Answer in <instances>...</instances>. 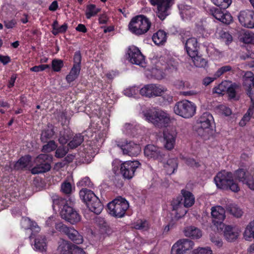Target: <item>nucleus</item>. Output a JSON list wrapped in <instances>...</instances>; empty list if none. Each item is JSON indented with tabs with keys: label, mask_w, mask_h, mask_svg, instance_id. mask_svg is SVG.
I'll list each match as a JSON object with an SVG mask.
<instances>
[{
	"label": "nucleus",
	"mask_w": 254,
	"mask_h": 254,
	"mask_svg": "<svg viewBox=\"0 0 254 254\" xmlns=\"http://www.w3.org/2000/svg\"><path fill=\"white\" fill-rule=\"evenodd\" d=\"M142 114L145 121L158 127H166L171 122L170 115L163 110L146 109Z\"/></svg>",
	"instance_id": "obj_1"
},
{
	"label": "nucleus",
	"mask_w": 254,
	"mask_h": 254,
	"mask_svg": "<svg viewBox=\"0 0 254 254\" xmlns=\"http://www.w3.org/2000/svg\"><path fill=\"white\" fill-rule=\"evenodd\" d=\"M213 116L209 113H203L196 122V132L203 139L206 140L213 134L212 125L213 123Z\"/></svg>",
	"instance_id": "obj_2"
},
{
	"label": "nucleus",
	"mask_w": 254,
	"mask_h": 254,
	"mask_svg": "<svg viewBox=\"0 0 254 254\" xmlns=\"http://www.w3.org/2000/svg\"><path fill=\"white\" fill-rule=\"evenodd\" d=\"M151 23L144 15H138L133 17L128 24V29L136 35L146 33L150 29Z\"/></svg>",
	"instance_id": "obj_3"
},
{
	"label": "nucleus",
	"mask_w": 254,
	"mask_h": 254,
	"mask_svg": "<svg viewBox=\"0 0 254 254\" xmlns=\"http://www.w3.org/2000/svg\"><path fill=\"white\" fill-rule=\"evenodd\" d=\"M140 94L143 96L147 97H155L163 96L165 94L163 97L164 99L168 102L172 101V97L169 94H168L167 88L160 84H150L144 85L140 90Z\"/></svg>",
	"instance_id": "obj_4"
},
{
	"label": "nucleus",
	"mask_w": 254,
	"mask_h": 254,
	"mask_svg": "<svg viewBox=\"0 0 254 254\" xmlns=\"http://www.w3.org/2000/svg\"><path fill=\"white\" fill-rule=\"evenodd\" d=\"M214 181L218 188H229L234 192H237L240 190L238 184L234 182L233 175L230 172L225 171L219 172L214 178Z\"/></svg>",
	"instance_id": "obj_5"
},
{
	"label": "nucleus",
	"mask_w": 254,
	"mask_h": 254,
	"mask_svg": "<svg viewBox=\"0 0 254 254\" xmlns=\"http://www.w3.org/2000/svg\"><path fill=\"white\" fill-rule=\"evenodd\" d=\"M128 207V202L121 196L116 197L108 204L109 213L118 218L123 217Z\"/></svg>",
	"instance_id": "obj_6"
},
{
	"label": "nucleus",
	"mask_w": 254,
	"mask_h": 254,
	"mask_svg": "<svg viewBox=\"0 0 254 254\" xmlns=\"http://www.w3.org/2000/svg\"><path fill=\"white\" fill-rule=\"evenodd\" d=\"M196 109L195 104L187 100L177 102L174 107V113L186 119L192 117L196 113Z\"/></svg>",
	"instance_id": "obj_7"
},
{
	"label": "nucleus",
	"mask_w": 254,
	"mask_h": 254,
	"mask_svg": "<svg viewBox=\"0 0 254 254\" xmlns=\"http://www.w3.org/2000/svg\"><path fill=\"white\" fill-rule=\"evenodd\" d=\"M99 139L97 140V144L94 147L90 144H86L84 146L82 151L80 152V156L84 158L83 162L89 163L92 160L95 155L98 151L99 147L101 145L104 140L105 133H102L98 134Z\"/></svg>",
	"instance_id": "obj_8"
},
{
	"label": "nucleus",
	"mask_w": 254,
	"mask_h": 254,
	"mask_svg": "<svg viewBox=\"0 0 254 254\" xmlns=\"http://www.w3.org/2000/svg\"><path fill=\"white\" fill-rule=\"evenodd\" d=\"M185 47L188 54L191 58L192 62L206 64L207 61L198 54V46L196 39L194 38L188 39L185 43Z\"/></svg>",
	"instance_id": "obj_9"
},
{
	"label": "nucleus",
	"mask_w": 254,
	"mask_h": 254,
	"mask_svg": "<svg viewBox=\"0 0 254 254\" xmlns=\"http://www.w3.org/2000/svg\"><path fill=\"white\" fill-rule=\"evenodd\" d=\"M234 177L247 188L254 190V168L248 171L238 170L234 174Z\"/></svg>",
	"instance_id": "obj_10"
},
{
	"label": "nucleus",
	"mask_w": 254,
	"mask_h": 254,
	"mask_svg": "<svg viewBox=\"0 0 254 254\" xmlns=\"http://www.w3.org/2000/svg\"><path fill=\"white\" fill-rule=\"evenodd\" d=\"M152 5L157 6L156 13L158 18L163 20L169 15V9L174 3L173 0H149Z\"/></svg>",
	"instance_id": "obj_11"
},
{
	"label": "nucleus",
	"mask_w": 254,
	"mask_h": 254,
	"mask_svg": "<svg viewBox=\"0 0 254 254\" xmlns=\"http://www.w3.org/2000/svg\"><path fill=\"white\" fill-rule=\"evenodd\" d=\"M212 222L218 231H222L225 227L223 221L225 219V210L221 206L217 205L211 208Z\"/></svg>",
	"instance_id": "obj_12"
},
{
	"label": "nucleus",
	"mask_w": 254,
	"mask_h": 254,
	"mask_svg": "<svg viewBox=\"0 0 254 254\" xmlns=\"http://www.w3.org/2000/svg\"><path fill=\"white\" fill-rule=\"evenodd\" d=\"M52 157L49 155L43 154L39 155L35 159L36 166L31 170L33 174L42 173L50 170L51 166L50 162L52 161Z\"/></svg>",
	"instance_id": "obj_13"
},
{
	"label": "nucleus",
	"mask_w": 254,
	"mask_h": 254,
	"mask_svg": "<svg viewBox=\"0 0 254 254\" xmlns=\"http://www.w3.org/2000/svg\"><path fill=\"white\" fill-rule=\"evenodd\" d=\"M61 217L71 224H75L81 220V216L72 207L64 204L60 210Z\"/></svg>",
	"instance_id": "obj_14"
},
{
	"label": "nucleus",
	"mask_w": 254,
	"mask_h": 254,
	"mask_svg": "<svg viewBox=\"0 0 254 254\" xmlns=\"http://www.w3.org/2000/svg\"><path fill=\"white\" fill-rule=\"evenodd\" d=\"M117 146L122 151L124 155L136 156L141 151L139 144L132 141H124L117 144Z\"/></svg>",
	"instance_id": "obj_15"
},
{
	"label": "nucleus",
	"mask_w": 254,
	"mask_h": 254,
	"mask_svg": "<svg viewBox=\"0 0 254 254\" xmlns=\"http://www.w3.org/2000/svg\"><path fill=\"white\" fill-rule=\"evenodd\" d=\"M194 243L188 239H184L178 241L172 246L171 254H185L192 249Z\"/></svg>",
	"instance_id": "obj_16"
},
{
	"label": "nucleus",
	"mask_w": 254,
	"mask_h": 254,
	"mask_svg": "<svg viewBox=\"0 0 254 254\" xmlns=\"http://www.w3.org/2000/svg\"><path fill=\"white\" fill-rule=\"evenodd\" d=\"M140 163L137 160L126 161L122 164L121 173L125 178L130 179L133 177Z\"/></svg>",
	"instance_id": "obj_17"
},
{
	"label": "nucleus",
	"mask_w": 254,
	"mask_h": 254,
	"mask_svg": "<svg viewBox=\"0 0 254 254\" xmlns=\"http://www.w3.org/2000/svg\"><path fill=\"white\" fill-rule=\"evenodd\" d=\"M238 19L241 24L246 28H254V11L246 9L240 12Z\"/></svg>",
	"instance_id": "obj_18"
},
{
	"label": "nucleus",
	"mask_w": 254,
	"mask_h": 254,
	"mask_svg": "<svg viewBox=\"0 0 254 254\" xmlns=\"http://www.w3.org/2000/svg\"><path fill=\"white\" fill-rule=\"evenodd\" d=\"M144 154L148 159L161 160L164 154L162 149L152 144L146 145L144 149Z\"/></svg>",
	"instance_id": "obj_19"
},
{
	"label": "nucleus",
	"mask_w": 254,
	"mask_h": 254,
	"mask_svg": "<svg viewBox=\"0 0 254 254\" xmlns=\"http://www.w3.org/2000/svg\"><path fill=\"white\" fill-rule=\"evenodd\" d=\"M209 13L215 18L226 24H230L233 20L231 15L229 13L221 10L220 7L210 8Z\"/></svg>",
	"instance_id": "obj_20"
},
{
	"label": "nucleus",
	"mask_w": 254,
	"mask_h": 254,
	"mask_svg": "<svg viewBox=\"0 0 254 254\" xmlns=\"http://www.w3.org/2000/svg\"><path fill=\"white\" fill-rule=\"evenodd\" d=\"M177 136V133L174 130H166L164 131L163 142L166 149L171 150L174 148Z\"/></svg>",
	"instance_id": "obj_21"
},
{
	"label": "nucleus",
	"mask_w": 254,
	"mask_h": 254,
	"mask_svg": "<svg viewBox=\"0 0 254 254\" xmlns=\"http://www.w3.org/2000/svg\"><path fill=\"white\" fill-rule=\"evenodd\" d=\"M127 59L130 64H143L145 61L144 56L140 50L135 47H132L128 49Z\"/></svg>",
	"instance_id": "obj_22"
},
{
	"label": "nucleus",
	"mask_w": 254,
	"mask_h": 254,
	"mask_svg": "<svg viewBox=\"0 0 254 254\" xmlns=\"http://www.w3.org/2000/svg\"><path fill=\"white\" fill-rule=\"evenodd\" d=\"M181 201L182 199L180 197H178L174 198L171 202L172 210L174 212L175 218L177 219L184 216L187 212V210L185 208L184 205H183Z\"/></svg>",
	"instance_id": "obj_23"
},
{
	"label": "nucleus",
	"mask_w": 254,
	"mask_h": 254,
	"mask_svg": "<svg viewBox=\"0 0 254 254\" xmlns=\"http://www.w3.org/2000/svg\"><path fill=\"white\" fill-rule=\"evenodd\" d=\"M223 230L224 236L228 241L233 242L238 238L240 232L238 229L225 225Z\"/></svg>",
	"instance_id": "obj_24"
},
{
	"label": "nucleus",
	"mask_w": 254,
	"mask_h": 254,
	"mask_svg": "<svg viewBox=\"0 0 254 254\" xmlns=\"http://www.w3.org/2000/svg\"><path fill=\"white\" fill-rule=\"evenodd\" d=\"M93 200L91 202H88L87 206L89 209L95 214H100L103 210V206L96 195H92Z\"/></svg>",
	"instance_id": "obj_25"
},
{
	"label": "nucleus",
	"mask_w": 254,
	"mask_h": 254,
	"mask_svg": "<svg viewBox=\"0 0 254 254\" xmlns=\"http://www.w3.org/2000/svg\"><path fill=\"white\" fill-rule=\"evenodd\" d=\"M47 248V240L45 236L39 235L34 239V250L43 252L46 251Z\"/></svg>",
	"instance_id": "obj_26"
},
{
	"label": "nucleus",
	"mask_w": 254,
	"mask_h": 254,
	"mask_svg": "<svg viewBox=\"0 0 254 254\" xmlns=\"http://www.w3.org/2000/svg\"><path fill=\"white\" fill-rule=\"evenodd\" d=\"M184 232L186 237H190L193 239H199L202 236V232L201 230L194 226H189L186 227Z\"/></svg>",
	"instance_id": "obj_27"
},
{
	"label": "nucleus",
	"mask_w": 254,
	"mask_h": 254,
	"mask_svg": "<svg viewBox=\"0 0 254 254\" xmlns=\"http://www.w3.org/2000/svg\"><path fill=\"white\" fill-rule=\"evenodd\" d=\"M178 165L177 158H169L164 163V168L168 174L171 175L176 171Z\"/></svg>",
	"instance_id": "obj_28"
},
{
	"label": "nucleus",
	"mask_w": 254,
	"mask_h": 254,
	"mask_svg": "<svg viewBox=\"0 0 254 254\" xmlns=\"http://www.w3.org/2000/svg\"><path fill=\"white\" fill-rule=\"evenodd\" d=\"M32 166L31 163V157L25 156L21 157L14 165L15 169H22L24 168H30Z\"/></svg>",
	"instance_id": "obj_29"
},
{
	"label": "nucleus",
	"mask_w": 254,
	"mask_h": 254,
	"mask_svg": "<svg viewBox=\"0 0 254 254\" xmlns=\"http://www.w3.org/2000/svg\"><path fill=\"white\" fill-rule=\"evenodd\" d=\"M65 235L75 243L80 244L83 242V238L78 232L72 228H69Z\"/></svg>",
	"instance_id": "obj_30"
},
{
	"label": "nucleus",
	"mask_w": 254,
	"mask_h": 254,
	"mask_svg": "<svg viewBox=\"0 0 254 254\" xmlns=\"http://www.w3.org/2000/svg\"><path fill=\"white\" fill-rule=\"evenodd\" d=\"M181 193L184 200V205L185 207H190L194 203V197L190 191L186 190H182Z\"/></svg>",
	"instance_id": "obj_31"
},
{
	"label": "nucleus",
	"mask_w": 254,
	"mask_h": 254,
	"mask_svg": "<svg viewBox=\"0 0 254 254\" xmlns=\"http://www.w3.org/2000/svg\"><path fill=\"white\" fill-rule=\"evenodd\" d=\"M73 245L67 241L61 240L58 251L60 254H69Z\"/></svg>",
	"instance_id": "obj_32"
},
{
	"label": "nucleus",
	"mask_w": 254,
	"mask_h": 254,
	"mask_svg": "<svg viewBox=\"0 0 254 254\" xmlns=\"http://www.w3.org/2000/svg\"><path fill=\"white\" fill-rule=\"evenodd\" d=\"M21 225L25 229H30L35 232H39L40 230V227L36 223L31 221L28 218H22L21 221Z\"/></svg>",
	"instance_id": "obj_33"
},
{
	"label": "nucleus",
	"mask_w": 254,
	"mask_h": 254,
	"mask_svg": "<svg viewBox=\"0 0 254 254\" xmlns=\"http://www.w3.org/2000/svg\"><path fill=\"white\" fill-rule=\"evenodd\" d=\"M92 195H95L94 193L86 189L81 190L79 191V196L83 202L88 205V202H91L93 200V196Z\"/></svg>",
	"instance_id": "obj_34"
},
{
	"label": "nucleus",
	"mask_w": 254,
	"mask_h": 254,
	"mask_svg": "<svg viewBox=\"0 0 254 254\" xmlns=\"http://www.w3.org/2000/svg\"><path fill=\"white\" fill-rule=\"evenodd\" d=\"M167 39L166 33L163 30H159L153 34L152 40L157 45L163 44L166 42Z\"/></svg>",
	"instance_id": "obj_35"
},
{
	"label": "nucleus",
	"mask_w": 254,
	"mask_h": 254,
	"mask_svg": "<svg viewBox=\"0 0 254 254\" xmlns=\"http://www.w3.org/2000/svg\"><path fill=\"white\" fill-rule=\"evenodd\" d=\"M80 71V64H74L69 73L66 76V80L70 83L75 80L78 77Z\"/></svg>",
	"instance_id": "obj_36"
},
{
	"label": "nucleus",
	"mask_w": 254,
	"mask_h": 254,
	"mask_svg": "<svg viewBox=\"0 0 254 254\" xmlns=\"http://www.w3.org/2000/svg\"><path fill=\"white\" fill-rule=\"evenodd\" d=\"M226 209L236 217H240L243 214L242 210L235 203H230L227 206Z\"/></svg>",
	"instance_id": "obj_37"
},
{
	"label": "nucleus",
	"mask_w": 254,
	"mask_h": 254,
	"mask_svg": "<svg viewBox=\"0 0 254 254\" xmlns=\"http://www.w3.org/2000/svg\"><path fill=\"white\" fill-rule=\"evenodd\" d=\"M217 36L226 44L228 45L232 42L233 38L228 32L223 30H218L216 32Z\"/></svg>",
	"instance_id": "obj_38"
},
{
	"label": "nucleus",
	"mask_w": 254,
	"mask_h": 254,
	"mask_svg": "<svg viewBox=\"0 0 254 254\" xmlns=\"http://www.w3.org/2000/svg\"><path fill=\"white\" fill-rule=\"evenodd\" d=\"M245 240L250 241L252 238L254 239V220L247 226L244 233Z\"/></svg>",
	"instance_id": "obj_39"
},
{
	"label": "nucleus",
	"mask_w": 254,
	"mask_h": 254,
	"mask_svg": "<svg viewBox=\"0 0 254 254\" xmlns=\"http://www.w3.org/2000/svg\"><path fill=\"white\" fill-rule=\"evenodd\" d=\"M146 76L148 77H155V78L161 79L165 76V73L156 68H152L151 70H147L145 71Z\"/></svg>",
	"instance_id": "obj_40"
},
{
	"label": "nucleus",
	"mask_w": 254,
	"mask_h": 254,
	"mask_svg": "<svg viewBox=\"0 0 254 254\" xmlns=\"http://www.w3.org/2000/svg\"><path fill=\"white\" fill-rule=\"evenodd\" d=\"M230 85L231 82L227 81H223L213 88V92L218 94H223Z\"/></svg>",
	"instance_id": "obj_41"
},
{
	"label": "nucleus",
	"mask_w": 254,
	"mask_h": 254,
	"mask_svg": "<svg viewBox=\"0 0 254 254\" xmlns=\"http://www.w3.org/2000/svg\"><path fill=\"white\" fill-rule=\"evenodd\" d=\"M249 81H251V83L248 87V94L253 104H254V75L244 80L245 85H246Z\"/></svg>",
	"instance_id": "obj_42"
},
{
	"label": "nucleus",
	"mask_w": 254,
	"mask_h": 254,
	"mask_svg": "<svg viewBox=\"0 0 254 254\" xmlns=\"http://www.w3.org/2000/svg\"><path fill=\"white\" fill-rule=\"evenodd\" d=\"M83 141V136L80 134H76L68 144V147L71 149L77 147L81 144Z\"/></svg>",
	"instance_id": "obj_43"
},
{
	"label": "nucleus",
	"mask_w": 254,
	"mask_h": 254,
	"mask_svg": "<svg viewBox=\"0 0 254 254\" xmlns=\"http://www.w3.org/2000/svg\"><path fill=\"white\" fill-rule=\"evenodd\" d=\"M180 14L183 18H185L187 19L193 16L194 14V11L193 8L190 6H183V7H182L181 9Z\"/></svg>",
	"instance_id": "obj_44"
},
{
	"label": "nucleus",
	"mask_w": 254,
	"mask_h": 254,
	"mask_svg": "<svg viewBox=\"0 0 254 254\" xmlns=\"http://www.w3.org/2000/svg\"><path fill=\"white\" fill-rule=\"evenodd\" d=\"M100 11V9L96 8L94 4L87 5L86 12V18L90 19L92 16L96 15Z\"/></svg>",
	"instance_id": "obj_45"
},
{
	"label": "nucleus",
	"mask_w": 254,
	"mask_h": 254,
	"mask_svg": "<svg viewBox=\"0 0 254 254\" xmlns=\"http://www.w3.org/2000/svg\"><path fill=\"white\" fill-rule=\"evenodd\" d=\"M54 131L52 126H48L46 129L44 130L41 133V140L43 142H46L48 139L52 137L54 135Z\"/></svg>",
	"instance_id": "obj_46"
},
{
	"label": "nucleus",
	"mask_w": 254,
	"mask_h": 254,
	"mask_svg": "<svg viewBox=\"0 0 254 254\" xmlns=\"http://www.w3.org/2000/svg\"><path fill=\"white\" fill-rule=\"evenodd\" d=\"M213 3L222 9H226L232 3V0H211Z\"/></svg>",
	"instance_id": "obj_47"
},
{
	"label": "nucleus",
	"mask_w": 254,
	"mask_h": 254,
	"mask_svg": "<svg viewBox=\"0 0 254 254\" xmlns=\"http://www.w3.org/2000/svg\"><path fill=\"white\" fill-rule=\"evenodd\" d=\"M70 134V131L69 130H65L64 131H61L59 139V142L62 144H65L69 139Z\"/></svg>",
	"instance_id": "obj_48"
},
{
	"label": "nucleus",
	"mask_w": 254,
	"mask_h": 254,
	"mask_svg": "<svg viewBox=\"0 0 254 254\" xmlns=\"http://www.w3.org/2000/svg\"><path fill=\"white\" fill-rule=\"evenodd\" d=\"M253 114V110L250 108L240 121L239 123L240 126L241 127H244L247 123L249 122Z\"/></svg>",
	"instance_id": "obj_49"
},
{
	"label": "nucleus",
	"mask_w": 254,
	"mask_h": 254,
	"mask_svg": "<svg viewBox=\"0 0 254 254\" xmlns=\"http://www.w3.org/2000/svg\"><path fill=\"white\" fill-rule=\"evenodd\" d=\"M139 90L136 86H132L127 88L124 91V94L127 97H133L136 95Z\"/></svg>",
	"instance_id": "obj_50"
},
{
	"label": "nucleus",
	"mask_w": 254,
	"mask_h": 254,
	"mask_svg": "<svg viewBox=\"0 0 254 254\" xmlns=\"http://www.w3.org/2000/svg\"><path fill=\"white\" fill-rule=\"evenodd\" d=\"M73 189L72 185L67 181H65L61 185V190L65 194L71 193Z\"/></svg>",
	"instance_id": "obj_51"
},
{
	"label": "nucleus",
	"mask_w": 254,
	"mask_h": 254,
	"mask_svg": "<svg viewBox=\"0 0 254 254\" xmlns=\"http://www.w3.org/2000/svg\"><path fill=\"white\" fill-rule=\"evenodd\" d=\"M192 254H212L210 247L198 248L192 251Z\"/></svg>",
	"instance_id": "obj_52"
},
{
	"label": "nucleus",
	"mask_w": 254,
	"mask_h": 254,
	"mask_svg": "<svg viewBox=\"0 0 254 254\" xmlns=\"http://www.w3.org/2000/svg\"><path fill=\"white\" fill-rule=\"evenodd\" d=\"M218 110L219 112L225 116H229L232 113L231 109L224 105H221L218 107Z\"/></svg>",
	"instance_id": "obj_53"
},
{
	"label": "nucleus",
	"mask_w": 254,
	"mask_h": 254,
	"mask_svg": "<svg viewBox=\"0 0 254 254\" xmlns=\"http://www.w3.org/2000/svg\"><path fill=\"white\" fill-rule=\"evenodd\" d=\"M57 147V145L54 141H50L43 146L42 150L44 152H50L55 150Z\"/></svg>",
	"instance_id": "obj_54"
},
{
	"label": "nucleus",
	"mask_w": 254,
	"mask_h": 254,
	"mask_svg": "<svg viewBox=\"0 0 254 254\" xmlns=\"http://www.w3.org/2000/svg\"><path fill=\"white\" fill-rule=\"evenodd\" d=\"M55 228L57 231L65 234L69 227H67L62 222H57L55 225Z\"/></svg>",
	"instance_id": "obj_55"
},
{
	"label": "nucleus",
	"mask_w": 254,
	"mask_h": 254,
	"mask_svg": "<svg viewBox=\"0 0 254 254\" xmlns=\"http://www.w3.org/2000/svg\"><path fill=\"white\" fill-rule=\"evenodd\" d=\"M175 222L174 219H172L168 222V224L163 227L162 232L163 234L168 233L174 226Z\"/></svg>",
	"instance_id": "obj_56"
},
{
	"label": "nucleus",
	"mask_w": 254,
	"mask_h": 254,
	"mask_svg": "<svg viewBox=\"0 0 254 254\" xmlns=\"http://www.w3.org/2000/svg\"><path fill=\"white\" fill-rule=\"evenodd\" d=\"M78 187H91L92 185L90 182V180L89 178L85 177L77 183Z\"/></svg>",
	"instance_id": "obj_57"
},
{
	"label": "nucleus",
	"mask_w": 254,
	"mask_h": 254,
	"mask_svg": "<svg viewBox=\"0 0 254 254\" xmlns=\"http://www.w3.org/2000/svg\"><path fill=\"white\" fill-rule=\"evenodd\" d=\"M57 218L58 216L56 215H54L49 217L46 221V226L49 227H51L54 224L56 225V223L57 222Z\"/></svg>",
	"instance_id": "obj_58"
},
{
	"label": "nucleus",
	"mask_w": 254,
	"mask_h": 254,
	"mask_svg": "<svg viewBox=\"0 0 254 254\" xmlns=\"http://www.w3.org/2000/svg\"><path fill=\"white\" fill-rule=\"evenodd\" d=\"M135 126V124L134 125L130 123H126L123 127L122 131L125 134H129Z\"/></svg>",
	"instance_id": "obj_59"
},
{
	"label": "nucleus",
	"mask_w": 254,
	"mask_h": 254,
	"mask_svg": "<svg viewBox=\"0 0 254 254\" xmlns=\"http://www.w3.org/2000/svg\"><path fill=\"white\" fill-rule=\"evenodd\" d=\"M67 153V149L64 147H59L56 150V156L59 158L64 157Z\"/></svg>",
	"instance_id": "obj_60"
},
{
	"label": "nucleus",
	"mask_w": 254,
	"mask_h": 254,
	"mask_svg": "<svg viewBox=\"0 0 254 254\" xmlns=\"http://www.w3.org/2000/svg\"><path fill=\"white\" fill-rule=\"evenodd\" d=\"M226 92H227L229 97L233 99L236 97V90L235 86L231 83V85L229 86L228 89H227Z\"/></svg>",
	"instance_id": "obj_61"
},
{
	"label": "nucleus",
	"mask_w": 254,
	"mask_h": 254,
	"mask_svg": "<svg viewBox=\"0 0 254 254\" xmlns=\"http://www.w3.org/2000/svg\"><path fill=\"white\" fill-rule=\"evenodd\" d=\"M122 164L121 162L118 160H115L113 161L112 166H113V170L115 172V174L118 173L119 172V169H121Z\"/></svg>",
	"instance_id": "obj_62"
},
{
	"label": "nucleus",
	"mask_w": 254,
	"mask_h": 254,
	"mask_svg": "<svg viewBox=\"0 0 254 254\" xmlns=\"http://www.w3.org/2000/svg\"><path fill=\"white\" fill-rule=\"evenodd\" d=\"M211 241L215 246L218 248L221 247L223 245V241L222 239L219 237L215 236L212 237L211 238Z\"/></svg>",
	"instance_id": "obj_63"
},
{
	"label": "nucleus",
	"mask_w": 254,
	"mask_h": 254,
	"mask_svg": "<svg viewBox=\"0 0 254 254\" xmlns=\"http://www.w3.org/2000/svg\"><path fill=\"white\" fill-rule=\"evenodd\" d=\"M69 254H85V252L82 249L73 245Z\"/></svg>",
	"instance_id": "obj_64"
}]
</instances>
